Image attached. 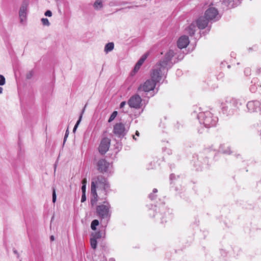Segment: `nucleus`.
Segmentation results:
<instances>
[{
	"mask_svg": "<svg viewBox=\"0 0 261 261\" xmlns=\"http://www.w3.org/2000/svg\"><path fill=\"white\" fill-rule=\"evenodd\" d=\"M110 205L108 202L105 201L96 207V213L101 218H107L109 216Z\"/></svg>",
	"mask_w": 261,
	"mask_h": 261,
	"instance_id": "nucleus-1",
	"label": "nucleus"
},
{
	"mask_svg": "<svg viewBox=\"0 0 261 261\" xmlns=\"http://www.w3.org/2000/svg\"><path fill=\"white\" fill-rule=\"evenodd\" d=\"M166 68L162 66H160V64L156 65L155 68L153 69L152 72L151 74V80L154 81L156 83L159 82L162 77V72Z\"/></svg>",
	"mask_w": 261,
	"mask_h": 261,
	"instance_id": "nucleus-2",
	"label": "nucleus"
},
{
	"mask_svg": "<svg viewBox=\"0 0 261 261\" xmlns=\"http://www.w3.org/2000/svg\"><path fill=\"white\" fill-rule=\"evenodd\" d=\"M156 85V83L151 80H148L143 84L140 85L138 90L139 91L149 92L154 90Z\"/></svg>",
	"mask_w": 261,
	"mask_h": 261,
	"instance_id": "nucleus-3",
	"label": "nucleus"
},
{
	"mask_svg": "<svg viewBox=\"0 0 261 261\" xmlns=\"http://www.w3.org/2000/svg\"><path fill=\"white\" fill-rule=\"evenodd\" d=\"M141 97L139 95L136 94L130 97L127 103L130 108L139 109L141 107Z\"/></svg>",
	"mask_w": 261,
	"mask_h": 261,
	"instance_id": "nucleus-4",
	"label": "nucleus"
},
{
	"mask_svg": "<svg viewBox=\"0 0 261 261\" xmlns=\"http://www.w3.org/2000/svg\"><path fill=\"white\" fill-rule=\"evenodd\" d=\"M107 179L102 175L97 176L92 179L91 191L96 190V186H101Z\"/></svg>",
	"mask_w": 261,
	"mask_h": 261,
	"instance_id": "nucleus-5",
	"label": "nucleus"
},
{
	"mask_svg": "<svg viewBox=\"0 0 261 261\" xmlns=\"http://www.w3.org/2000/svg\"><path fill=\"white\" fill-rule=\"evenodd\" d=\"M110 140L108 138H103L99 146V151L101 154H105L109 150L110 145Z\"/></svg>",
	"mask_w": 261,
	"mask_h": 261,
	"instance_id": "nucleus-6",
	"label": "nucleus"
},
{
	"mask_svg": "<svg viewBox=\"0 0 261 261\" xmlns=\"http://www.w3.org/2000/svg\"><path fill=\"white\" fill-rule=\"evenodd\" d=\"M124 125L122 123H116L114 126L113 132L118 136H123L125 133Z\"/></svg>",
	"mask_w": 261,
	"mask_h": 261,
	"instance_id": "nucleus-7",
	"label": "nucleus"
},
{
	"mask_svg": "<svg viewBox=\"0 0 261 261\" xmlns=\"http://www.w3.org/2000/svg\"><path fill=\"white\" fill-rule=\"evenodd\" d=\"M218 14V12L217 10L214 7L208 8L205 12V17L209 20L213 19Z\"/></svg>",
	"mask_w": 261,
	"mask_h": 261,
	"instance_id": "nucleus-8",
	"label": "nucleus"
},
{
	"mask_svg": "<svg viewBox=\"0 0 261 261\" xmlns=\"http://www.w3.org/2000/svg\"><path fill=\"white\" fill-rule=\"evenodd\" d=\"M109 166V163L104 159H101L97 163L98 170L101 172H106Z\"/></svg>",
	"mask_w": 261,
	"mask_h": 261,
	"instance_id": "nucleus-9",
	"label": "nucleus"
},
{
	"mask_svg": "<svg viewBox=\"0 0 261 261\" xmlns=\"http://www.w3.org/2000/svg\"><path fill=\"white\" fill-rule=\"evenodd\" d=\"M189 43V37L187 36H181L177 41V46L179 48H186Z\"/></svg>",
	"mask_w": 261,
	"mask_h": 261,
	"instance_id": "nucleus-10",
	"label": "nucleus"
},
{
	"mask_svg": "<svg viewBox=\"0 0 261 261\" xmlns=\"http://www.w3.org/2000/svg\"><path fill=\"white\" fill-rule=\"evenodd\" d=\"M208 20L209 19H207L205 16L204 17H200L196 21L198 28L199 29H204L207 27Z\"/></svg>",
	"mask_w": 261,
	"mask_h": 261,
	"instance_id": "nucleus-11",
	"label": "nucleus"
},
{
	"mask_svg": "<svg viewBox=\"0 0 261 261\" xmlns=\"http://www.w3.org/2000/svg\"><path fill=\"white\" fill-rule=\"evenodd\" d=\"M173 56V51L169 50L166 54L165 56V60L162 61H161L159 64H160V66H162L166 68L168 62L171 60Z\"/></svg>",
	"mask_w": 261,
	"mask_h": 261,
	"instance_id": "nucleus-12",
	"label": "nucleus"
},
{
	"mask_svg": "<svg viewBox=\"0 0 261 261\" xmlns=\"http://www.w3.org/2000/svg\"><path fill=\"white\" fill-rule=\"evenodd\" d=\"M28 6V3L26 2V3H23L21 7H20V9L19 10V17H20L21 22L23 21V20H24L26 18L27 10Z\"/></svg>",
	"mask_w": 261,
	"mask_h": 261,
	"instance_id": "nucleus-13",
	"label": "nucleus"
},
{
	"mask_svg": "<svg viewBox=\"0 0 261 261\" xmlns=\"http://www.w3.org/2000/svg\"><path fill=\"white\" fill-rule=\"evenodd\" d=\"M148 55H149V53H146L138 61V62L137 63V64H136V65L134 67V70L135 72H137L139 70V69H140L141 65L143 64V63H144L145 60L147 58Z\"/></svg>",
	"mask_w": 261,
	"mask_h": 261,
	"instance_id": "nucleus-14",
	"label": "nucleus"
},
{
	"mask_svg": "<svg viewBox=\"0 0 261 261\" xmlns=\"http://www.w3.org/2000/svg\"><path fill=\"white\" fill-rule=\"evenodd\" d=\"M91 194L93 195V198L91 200V203L92 205L96 204L98 200V195L96 192V190L91 191Z\"/></svg>",
	"mask_w": 261,
	"mask_h": 261,
	"instance_id": "nucleus-15",
	"label": "nucleus"
},
{
	"mask_svg": "<svg viewBox=\"0 0 261 261\" xmlns=\"http://www.w3.org/2000/svg\"><path fill=\"white\" fill-rule=\"evenodd\" d=\"M195 29H196L195 24L194 23L191 24L188 28V33L190 35H193L195 31Z\"/></svg>",
	"mask_w": 261,
	"mask_h": 261,
	"instance_id": "nucleus-16",
	"label": "nucleus"
},
{
	"mask_svg": "<svg viewBox=\"0 0 261 261\" xmlns=\"http://www.w3.org/2000/svg\"><path fill=\"white\" fill-rule=\"evenodd\" d=\"M114 43L112 42L108 43L106 44L105 48V51L106 52H109L111 50H112L114 48Z\"/></svg>",
	"mask_w": 261,
	"mask_h": 261,
	"instance_id": "nucleus-17",
	"label": "nucleus"
},
{
	"mask_svg": "<svg viewBox=\"0 0 261 261\" xmlns=\"http://www.w3.org/2000/svg\"><path fill=\"white\" fill-rule=\"evenodd\" d=\"M91 238L97 240V239H100L101 238V233L100 231L93 232L91 234Z\"/></svg>",
	"mask_w": 261,
	"mask_h": 261,
	"instance_id": "nucleus-18",
	"label": "nucleus"
},
{
	"mask_svg": "<svg viewBox=\"0 0 261 261\" xmlns=\"http://www.w3.org/2000/svg\"><path fill=\"white\" fill-rule=\"evenodd\" d=\"M99 225V221L97 220H94L92 221L91 224V228L92 230H95L96 226Z\"/></svg>",
	"mask_w": 261,
	"mask_h": 261,
	"instance_id": "nucleus-19",
	"label": "nucleus"
},
{
	"mask_svg": "<svg viewBox=\"0 0 261 261\" xmlns=\"http://www.w3.org/2000/svg\"><path fill=\"white\" fill-rule=\"evenodd\" d=\"M90 245H91V247L93 249H95L97 247V240L92 238H91Z\"/></svg>",
	"mask_w": 261,
	"mask_h": 261,
	"instance_id": "nucleus-20",
	"label": "nucleus"
},
{
	"mask_svg": "<svg viewBox=\"0 0 261 261\" xmlns=\"http://www.w3.org/2000/svg\"><path fill=\"white\" fill-rule=\"evenodd\" d=\"M101 187L103 188V190L106 192V194H107V193L108 192V190L110 189V184L107 181V180L101 186Z\"/></svg>",
	"mask_w": 261,
	"mask_h": 261,
	"instance_id": "nucleus-21",
	"label": "nucleus"
},
{
	"mask_svg": "<svg viewBox=\"0 0 261 261\" xmlns=\"http://www.w3.org/2000/svg\"><path fill=\"white\" fill-rule=\"evenodd\" d=\"M94 7L96 9L101 8L102 7L101 1L100 0H97L94 4Z\"/></svg>",
	"mask_w": 261,
	"mask_h": 261,
	"instance_id": "nucleus-22",
	"label": "nucleus"
},
{
	"mask_svg": "<svg viewBox=\"0 0 261 261\" xmlns=\"http://www.w3.org/2000/svg\"><path fill=\"white\" fill-rule=\"evenodd\" d=\"M117 115V112L114 111L112 113V114L111 115V116L109 119L108 122H111V121H112L116 118Z\"/></svg>",
	"mask_w": 261,
	"mask_h": 261,
	"instance_id": "nucleus-23",
	"label": "nucleus"
},
{
	"mask_svg": "<svg viewBox=\"0 0 261 261\" xmlns=\"http://www.w3.org/2000/svg\"><path fill=\"white\" fill-rule=\"evenodd\" d=\"M42 23L44 25L48 26L49 25V22L47 18H43L41 19Z\"/></svg>",
	"mask_w": 261,
	"mask_h": 261,
	"instance_id": "nucleus-24",
	"label": "nucleus"
},
{
	"mask_svg": "<svg viewBox=\"0 0 261 261\" xmlns=\"http://www.w3.org/2000/svg\"><path fill=\"white\" fill-rule=\"evenodd\" d=\"M5 82L6 80L5 77L2 75H0V85L3 86L5 85Z\"/></svg>",
	"mask_w": 261,
	"mask_h": 261,
	"instance_id": "nucleus-25",
	"label": "nucleus"
},
{
	"mask_svg": "<svg viewBox=\"0 0 261 261\" xmlns=\"http://www.w3.org/2000/svg\"><path fill=\"white\" fill-rule=\"evenodd\" d=\"M82 115H81L79 119L78 120V121H77L76 123L75 124V126H74V127L73 128V132H75L76 129V128H77V127L78 126V125H79V124H80V123L81 122V119H82Z\"/></svg>",
	"mask_w": 261,
	"mask_h": 261,
	"instance_id": "nucleus-26",
	"label": "nucleus"
},
{
	"mask_svg": "<svg viewBox=\"0 0 261 261\" xmlns=\"http://www.w3.org/2000/svg\"><path fill=\"white\" fill-rule=\"evenodd\" d=\"M56 190H55V189L54 188L53 191V202L54 203H55L56 202Z\"/></svg>",
	"mask_w": 261,
	"mask_h": 261,
	"instance_id": "nucleus-27",
	"label": "nucleus"
},
{
	"mask_svg": "<svg viewBox=\"0 0 261 261\" xmlns=\"http://www.w3.org/2000/svg\"><path fill=\"white\" fill-rule=\"evenodd\" d=\"M203 123L207 127H209L210 126V125H211L210 121H209L208 119H207V118H205L204 120Z\"/></svg>",
	"mask_w": 261,
	"mask_h": 261,
	"instance_id": "nucleus-28",
	"label": "nucleus"
},
{
	"mask_svg": "<svg viewBox=\"0 0 261 261\" xmlns=\"http://www.w3.org/2000/svg\"><path fill=\"white\" fill-rule=\"evenodd\" d=\"M45 15L46 16L50 17L52 15V13L50 10H47L45 12Z\"/></svg>",
	"mask_w": 261,
	"mask_h": 261,
	"instance_id": "nucleus-29",
	"label": "nucleus"
},
{
	"mask_svg": "<svg viewBox=\"0 0 261 261\" xmlns=\"http://www.w3.org/2000/svg\"><path fill=\"white\" fill-rule=\"evenodd\" d=\"M86 200V194L85 193H82V198H81V202H84Z\"/></svg>",
	"mask_w": 261,
	"mask_h": 261,
	"instance_id": "nucleus-30",
	"label": "nucleus"
},
{
	"mask_svg": "<svg viewBox=\"0 0 261 261\" xmlns=\"http://www.w3.org/2000/svg\"><path fill=\"white\" fill-rule=\"evenodd\" d=\"M82 193H85L86 192V185H83L82 187Z\"/></svg>",
	"mask_w": 261,
	"mask_h": 261,
	"instance_id": "nucleus-31",
	"label": "nucleus"
},
{
	"mask_svg": "<svg viewBox=\"0 0 261 261\" xmlns=\"http://www.w3.org/2000/svg\"><path fill=\"white\" fill-rule=\"evenodd\" d=\"M125 105H126V102L125 101L121 102L120 105V108H122Z\"/></svg>",
	"mask_w": 261,
	"mask_h": 261,
	"instance_id": "nucleus-32",
	"label": "nucleus"
},
{
	"mask_svg": "<svg viewBox=\"0 0 261 261\" xmlns=\"http://www.w3.org/2000/svg\"><path fill=\"white\" fill-rule=\"evenodd\" d=\"M82 184L83 185H86V183H87V179L86 178H84L83 180H82Z\"/></svg>",
	"mask_w": 261,
	"mask_h": 261,
	"instance_id": "nucleus-33",
	"label": "nucleus"
},
{
	"mask_svg": "<svg viewBox=\"0 0 261 261\" xmlns=\"http://www.w3.org/2000/svg\"><path fill=\"white\" fill-rule=\"evenodd\" d=\"M253 102H248V103L247 104V107H250V106H252V105H253Z\"/></svg>",
	"mask_w": 261,
	"mask_h": 261,
	"instance_id": "nucleus-34",
	"label": "nucleus"
},
{
	"mask_svg": "<svg viewBox=\"0 0 261 261\" xmlns=\"http://www.w3.org/2000/svg\"><path fill=\"white\" fill-rule=\"evenodd\" d=\"M135 135H136L137 136L139 137V136H140V133H139V132L138 130H136V133H135Z\"/></svg>",
	"mask_w": 261,
	"mask_h": 261,
	"instance_id": "nucleus-35",
	"label": "nucleus"
},
{
	"mask_svg": "<svg viewBox=\"0 0 261 261\" xmlns=\"http://www.w3.org/2000/svg\"><path fill=\"white\" fill-rule=\"evenodd\" d=\"M109 261H115V259L113 257L110 258Z\"/></svg>",
	"mask_w": 261,
	"mask_h": 261,
	"instance_id": "nucleus-36",
	"label": "nucleus"
},
{
	"mask_svg": "<svg viewBox=\"0 0 261 261\" xmlns=\"http://www.w3.org/2000/svg\"><path fill=\"white\" fill-rule=\"evenodd\" d=\"M67 132H68V130H67L66 132V134H65V137H64V141L65 140L66 138L68 136Z\"/></svg>",
	"mask_w": 261,
	"mask_h": 261,
	"instance_id": "nucleus-37",
	"label": "nucleus"
},
{
	"mask_svg": "<svg viewBox=\"0 0 261 261\" xmlns=\"http://www.w3.org/2000/svg\"><path fill=\"white\" fill-rule=\"evenodd\" d=\"M3 88L0 87V94H1L3 92Z\"/></svg>",
	"mask_w": 261,
	"mask_h": 261,
	"instance_id": "nucleus-38",
	"label": "nucleus"
},
{
	"mask_svg": "<svg viewBox=\"0 0 261 261\" xmlns=\"http://www.w3.org/2000/svg\"><path fill=\"white\" fill-rule=\"evenodd\" d=\"M50 239H51V241H54V239H54V237L53 236H51L50 237Z\"/></svg>",
	"mask_w": 261,
	"mask_h": 261,
	"instance_id": "nucleus-39",
	"label": "nucleus"
},
{
	"mask_svg": "<svg viewBox=\"0 0 261 261\" xmlns=\"http://www.w3.org/2000/svg\"><path fill=\"white\" fill-rule=\"evenodd\" d=\"M207 115L210 117L211 113H209V112H207Z\"/></svg>",
	"mask_w": 261,
	"mask_h": 261,
	"instance_id": "nucleus-40",
	"label": "nucleus"
},
{
	"mask_svg": "<svg viewBox=\"0 0 261 261\" xmlns=\"http://www.w3.org/2000/svg\"><path fill=\"white\" fill-rule=\"evenodd\" d=\"M133 139L135 140H137V139L135 138V136H133Z\"/></svg>",
	"mask_w": 261,
	"mask_h": 261,
	"instance_id": "nucleus-41",
	"label": "nucleus"
}]
</instances>
